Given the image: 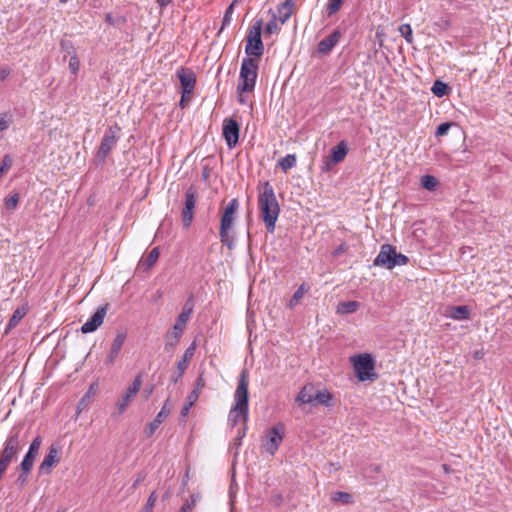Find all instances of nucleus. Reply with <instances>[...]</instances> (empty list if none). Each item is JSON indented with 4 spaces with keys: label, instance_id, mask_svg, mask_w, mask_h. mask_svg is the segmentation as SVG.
I'll return each mask as SVG.
<instances>
[{
    "label": "nucleus",
    "instance_id": "nucleus-1",
    "mask_svg": "<svg viewBox=\"0 0 512 512\" xmlns=\"http://www.w3.org/2000/svg\"><path fill=\"white\" fill-rule=\"evenodd\" d=\"M258 207L267 231L273 233L280 214V206L274 189L268 181L263 184L262 191L258 195Z\"/></svg>",
    "mask_w": 512,
    "mask_h": 512
},
{
    "label": "nucleus",
    "instance_id": "nucleus-2",
    "mask_svg": "<svg viewBox=\"0 0 512 512\" xmlns=\"http://www.w3.org/2000/svg\"><path fill=\"white\" fill-rule=\"evenodd\" d=\"M248 385V372L246 369H243L240 373L234 394L235 404L229 414V420L232 421L234 425L237 423L238 418H243L244 421L247 420L249 410Z\"/></svg>",
    "mask_w": 512,
    "mask_h": 512
},
{
    "label": "nucleus",
    "instance_id": "nucleus-3",
    "mask_svg": "<svg viewBox=\"0 0 512 512\" xmlns=\"http://www.w3.org/2000/svg\"><path fill=\"white\" fill-rule=\"evenodd\" d=\"M194 302L193 295H191L188 300L185 302L182 312L179 314L174 326L173 330L166 335V343L165 349L173 348L179 341L187 322L190 319L191 314L193 313Z\"/></svg>",
    "mask_w": 512,
    "mask_h": 512
},
{
    "label": "nucleus",
    "instance_id": "nucleus-4",
    "mask_svg": "<svg viewBox=\"0 0 512 512\" xmlns=\"http://www.w3.org/2000/svg\"><path fill=\"white\" fill-rule=\"evenodd\" d=\"M258 62L252 57H246L242 60L239 83L237 86V92L239 94L245 92H251L254 90L256 79H257Z\"/></svg>",
    "mask_w": 512,
    "mask_h": 512
},
{
    "label": "nucleus",
    "instance_id": "nucleus-5",
    "mask_svg": "<svg viewBox=\"0 0 512 512\" xmlns=\"http://www.w3.org/2000/svg\"><path fill=\"white\" fill-rule=\"evenodd\" d=\"M355 373L359 381H373L378 375L375 373V360L371 354L364 353L351 357Z\"/></svg>",
    "mask_w": 512,
    "mask_h": 512
},
{
    "label": "nucleus",
    "instance_id": "nucleus-6",
    "mask_svg": "<svg viewBox=\"0 0 512 512\" xmlns=\"http://www.w3.org/2000/svg\"><path fill=\"white\" fill-rule=\"evenodd\" d=\"M263 20L258 19L256 22L249 28L247 34V42L245 46V52L248 55L247 57L255 56L261 57L264 53V45L261 38L262 33Z\"/></svg>",
    "mask_w": 512,
    "mask_h": 512
},
{
    "label": "nucleus",
    "instance_id": "nucleus-7",
    "mask_svg": "<svg viewBox=\"0 0 512 512\" xmlns=\"http://www.w3.org/2000/svg\"><path fill=\"white\" fill-rule=\"evenodd\" d=\"M20 434V429L13 428L7 436L3 444V448L0 450V460L8 463L9 465L14 459H16L22 449Z\"/></svg>",
    "mask_w": 512,
    "mask_h": 512
},
{
    "label": "nucleus",
    "instance_id": "nucleus-8",
    "mask_svg": "<svg viewBox=\"0 0 512 512\" xmlns=\"http://www.w3.org/2000/svg\"><path fill=\"white\" fill-rule=\"evenodd\" d=\"M120 131H121V128L117 123L109 126L107 132L105 133L104 137L101 140L100 146L96 153V158L99 161L105 162L106 158L108 157L110 152L113 150V148L116 146V144L120 138V136H119Z\"/></svg>",
    "mask_w": 512,
    "mask_h": 512
},
{
    "label": "nucleus",
    "instance_id": "nucleus-9",
    "mask_svg": "<svg viewBox=\"0 0 512 512\" xmlns=\"http://www.w3.org/2000/svg\"><path fill=\"white\" fill-rule=\"evenodd\" d=\"M197 198V190L191 185L185 192V202L181 213L184 228H189L193 221Z\"/></svg>",
    "mask_w": 512,
    "mask_h": 512
},
{
    "label": "nucleus",
    "instance_id": "nucleus-10",
    "mask_svg": "<svg viewBox=\"0 0 512 512\" xmlns=\"http://www.w3.org/2000/svg\"><path fill=\"white\" fill-rule=\"evenodd\" d=\"M348 146L344 140L340 141L330 150V155L323 159L322 172H329L334 165L342 162L348 154Z\"/></svg>",
    "mask_w": 512,
    "mask_h": 512
},
{
    "label": "nucleus",
    "instance_id": "nucleus-11",
    "mask_svg": "<svg viewBox=\"0 0 512 512\" xmlns=\"http://www.w3.org/2000/svg\"><path fill=\"white\" fill-rule=\"evenodd\" d=\"M235 219L221 216L219 237L221 243L229 250L235 247V233L233 231Z\"/></svg>",
    "mask_w": 512,
    "mask_h": 512
},
{
    "label": "nucleus",
    "instance_id": "nucleus-12",
    "mask_svg": "<svg viewBox=\"0 0 512 512\" xmlns=\"http://www.w3.org/2000/svg\"><path fill=\"white\" fill-rule=\"evenodd\" d=\"M142 386V375L139 374L135 377L132 384L126 389L125 393L116 403L118 414L124 413L132 399L136 396Z\"/></svg>",
    "mask_w": 512,
    "mask_h": 512
},
{
    "label": "nucleus",
    "instance_id": "nucleus-13",
    "mask_svg": "<svg viewBox=\"0 0 512 512\" xmlns=\"http://www.w3.org/2000/svg\"><path fill=\"white\" fill-rule=\"evenodd\" d=\"M240 126L239 123L233 119L228 118L223 123V137L229 148H233L239 141Z\"/></svg>",
    "mask_w": 512,
    "mask_h": 512
},
{
    "label": "nucleus",
    "instance_id": "nucleus-14",
    "mask_svg": "<svg viewBox=\"0 0 512 512\" xmlns=\"http://www.w3.org/2000/svg\"><path fill=\"white\" fill-rule=\"evenodd\" d=\"M396 247L390 244H383L380 252L373 261L374 266L383 267L388 270L393 269V259Z\"/></svg>",
    "mask_w": 512,
    "mask_h": 512
},
{
    "label": "nucleus",
    "instance_id": "nucleus-15",
    "mask_svg": "<svg viewBox=\"0 0 512 512\" xmlns=\"http://www.w3.org/2000/svg\"><path fill=\"white\" fill-rule=\"evenodd\" d=\"M108 309V303L97 308L96 312L86 321L82 327L81 332L84 334L96 331L103 323Z\"/></svg>",
    "mask_w": 512,
    "mask_h": 512
},
{
    "label": "nucleus",
    "instance_id": "nucleus-16",
    "mask_svg": "<svg viewBox=\"0 0 512 512\" xmlns=\"http://www.w3.org/2000/svg\"><path fill=\"white\" fill-rule=\"evenodd\" d=\"M284 437V426L283 424H277L273 426L267 433L266 450L271 455L278 450Z\"/></svg>",
    "mask_w": 512,
    "mask_h": 512
},
{
    "label": "nucleus",
    "instance_id": "nucleus-17",
    "mask_svg": "<svg viewBox=\"0 0 512 512\" xmlns=\"http://www.w3.org/2000/svg\"><path fill=\"white\" fill-rule=\"evenodd\" d=\"M176 75L180 81L181 90L184 94H192L196 85V75L189 69L181 67L177 70Z\"/></svg>",
    "mask_w": 512,
    "mask_h": 512
},
{
    "label": "nucleus",
    "instance_id": "nucleus-18",
    "mask_svg": "<svg viewBox=\"0 0 512 512\" xmlns=\"http://www.w3.org/2000/svg\"><path fill=\"white\" fill-rule=\"evenodd\" d=\"M196 350V344L193 342L184 352L182 359L177 363V373H175L171 380L173 383H177L178 380L183 376L188 368L190 360L193 358Z\"/></svg>",
    "mask_w": 512,
    "mask_h": 512
},
{
    "label": "nucleus",
    "instance_id": "nucleus-19",
    "mask_svg": "<svg viewBox=\"0 0 512 512\" xmlns=\"http://www.w3.org/2000/svg\"><path fill=\"white\" fill-rule=\"evenodd\" d=\"M340 38L341 32L339 30H334L329 36L325 37L318 43L317 53L323 56L330 54L339 42Z\"/></svg>",
    "mask_w": 512,
    "mask_h": 512
},
{
    "label": "nucleus",
    "instance_id": "nucleus-20",
    "mask_svg": "<svg viewBox=\"0 0 512 512\" xmlns=\"http://www.w3.org/2000/svg\"><path fill=\"white\" fill-rule=\"evenodd\" d=\"M59 452V448L56 445L52 444L49 447L47 455L44 457L42 463L39 466L41 473L49 474L51 472V468L60 460Z\"/></svg>",
    "mask_w": 512,
    "mask_h": 512
},
{
    "label": "nucleus",
    "instance_id": "nucleus-21",
    "mask_svg": "<svg viewBox=\"0 0 512 512\" xmlns=\"http://www.w3.org/2000/svg\"><path fill=\"white\" fill-rule=\"evenodd\" d=\"M126 339V334L124 332H119L116 337L114 338L109 354L105 360L106 365H112L115 361V359L118 357L123 344Z\"/></svg>",
    "mask_w": 512,
    "mask_h": 512
},
{
    "label": "nucleus",
    "instance_id": "nucleus-22",
    "mask_svg": "<svg viewBox=\"0 0 512 512\" xmlns=\"http://www.w3.org/2000/svg\"><path fill=\"white\" fill-rule=\"evenodd\" d=\"M168 400L163 405L160 412L156 415V417L151 421L147 427L145 428V434L147 437H151L155 431L158 429L160 424L164 421V419L169 415L170 408L167 407Z\"/></svg>",
    "mask_w": 512,
    "mask_h": 512
},
{
    "label": "nucleus",
    "instance_id": "nucleus-23",
    "mask_svg": "<svg viewBox=\"0 0 512 512\" xmlns=\"http://www.w3.org/2000/svg\"><path fill=\"white\" fill-rule=\"evenodd\" d=\"M314 393L315 389L313 384L308 383L302 387V389L299 391L295 398V402L298 405L302 404H314Z\"/></svg>",
    "mask_w": 512,
    "mask_h": 512
},
{
    "label": "nucleus",
    "instance_id": "nucleus-24",
    "mask_svg": "<svg viewBox=\"0 0 512 512\" xmlns=\"http://www.w3.org/2000/svg\"><path fill=\"white\" fill-rule=\"evenodd\" d=\"M27 310L25 307H18L12 314L11 318L9 319V322L5 328L4 334L7 335L9 332L15 328L19 322L23 319V317L26 315Z\"/></svg>",
    "mask_w": 512,
    "mask_h": 512
},
{
    "label": "nucleus",
    "instance_id": "nucleus-25",
    "mask_svg": "<svg viewBox=\"0 0 512 512\" xmlns=\"http://www.w3.org/2000/svg\"><path fill=\"white\" fill-rule=\"evenodd\" d=\"M449 316L454 320H466L470 317V309L468 306H451L449 307Z\"/></svg>",
    "mask_w": 512,
    "mask_h": 512
},
{
    "label": "nucleus",
    "instance_id": "nucleus-26",
    "mask_svg": "<svg viewBox=\"0 0 512 512\" xmlns=\"http://www.w3.org/2000/svg\"><path fill=\"white\" fill-rule=\"evenodd\" d=\"M160 251L158 247L153 248L146 257L140 260V266L144 270H149L158 260Z\"/></svg>",
    "mask_w": 512,
    "mask_h": 512
},
{
    "label": "nucleus",
    "instance_id": "nucleus-27",
    "mask_svg": "<svg viewBox=\"0 0 512 512\" xmlns=\"http://www.w3.org/2000/svg\"><path fill=\"white\" fill-rule=\"evenodd\" d=\"M314 404L313 405H317V404H320V405H324V406H331V402H332V394L324 389V390H317L315 391L314 393Z\"/></svg>",
    "mask_w": 512,
    "mask_h": 512
},
{
    "label": "nucleus",
    "instance_id": "nucleus-28",
    "mask_svg": "<svg viewBox=\"0 0 512 512\" xmlns=\"http://www.w3.org/2000/svg\"><path fill=\"white\" fill-rule=\"evenodd\" d=\"M360 303L357 301H344L340 302L337 306V313L339 314H351L358 310Z\"/></svg>",
    "mask_w": 512,
    "mask_h": 512
},
{
    "label": "nucleus",
    "instance_id": "nucleus-29",
    "mask_svg": "<svg viewBox=\"0 0 512 512\" xmlns=\"http://www.w3.org/2000/svg\"><path fill=\"white\" fill-rule=\"evenodd\" d=\"M449 90V86L441 80H436L431 88L432 93L437 97L448 95Z\"/></svg>",
    "mask_w": 512,
    "mask_h": 512
},
{
    "label": "nucleus",
    "instance_id": "nucleus-30",
    "mask_svg": "<svg viewBox=\"0 0 512 512\" xmlns=\"http://www.w3.org/2000/svg\"><path fill=\"white\" fill-rule=\"evenodd\" d=\"M239 208V201L236 198L230 200L228 205L225 207L221 216L236 219V214Z\"/></svg>",
    "mask_w": 512,
    "mask_h": 512
},
{
    "label": "nucleus",
    "instance_id": "nucleus-31",
    "mask_svg": "<svg viewBox=\"0 0 512 512\" xmlns=\"http://www.w3.org/2000/svg\"><path fill=\"white\" fill-rule=\"evenodd\" d=\"M293 7L294 6L285 5V1L278 7L279 21L281 22V24H285L287 20L291 17V15L293 14Z\"/></svg>",
    "mask_w": 512,
    "mask_h": 512
},
{
    "label": "nucleus",
    "instance_id": "nucleus-32",
    "mask_svg": "<svg viewBox=\"0 0 512 512\" xmlns=\"http://www.w3.org/2000/svg\"><path fill=\"white\" fill-rule=\"evenodd\" d=\"M296 162V155L288 154L279 161V166L284 172H287L296 165Z\"/></svg>",
    "mask_w": 512,
    "mask_h": 512
},
{
    "label": "nucleus",
    "instance_id": "nucleus-33",
    "mask_svg": "<svg viewBox=\"0 0 512 512\" xmlns=\"http://www.w3.org/2000/svg\"><path fill=\"white\" fill-rule=\"evenodd\" d=\"M421 185L428 191H434L438 185V180L432 175H424L421 177Z\"/></svg>",
    "mask_w": 512,
    "mask_h": 512
},
{
    "label": "nucleus",
    "instance_id": "nucleus-34",
    "mask_svg": "<svg viewBox=\"0 0 512 512\" xmlns=\"http://www.w3.org/2000/svg\"><path fill=\"white\" fill-rule=\"evenodd\" d=\"M308 288L305 287V284H301L298 289L294 292L292 298L289 301V307L293 308L298 302L303 298L304 294L307 292Z\"/></svg>",
    "mask_w": 512,
    "mask_h": 512
},
{
    "label": "nucleus",
    "instance_id": "nucleus-35",
    "mask_svg": "<svg viewBox=\"0 0 512 512\" xmlns=\"http://www.w3.org/2000/svg\"><path fill=\"white\" fill-rule=\"evenodd\" d=\"M238 0H233L232 3L227 7L223 20H222V26L220 31H222L226 26H228L232 21V14L234 12L235 5Z\"/></svg>",
    "mask_w": 512,
    "mask_h": 512
},
{
    "label": "nucleus",
    "instance_id": "nucleus-36",
    "mask_svg": "<svg viewBox=\"0 0 512 512\" xmlns=\"http://www.w3.org/2000/svg\"><path fill=\"white\" fill-rule=\"evenodd\" d=\"M199 396L196 394V392H191L187 397V403L182 407L181 409V416L186 417L191 409V407L194 405V403L198 400Z\"/></svg>",
    "mask_w": 512,
    "mask_h": 512
},
{
    "label": "nucleus",
    "instance_id": "nucleus-37",
    "mask_svg": "<svg viewBox=\"0 0 512 512\" xmlns=\"http://www.w3.org/2000/svg\"><path fill=\"white\" fill-rule=\"evenodd\" d=\"M35 459H36L35 456H33L29 453H26L22 462L20 463L18 469L25 470V472H31Z\"/></svg>",
    "mask_w": 512,
    "mask_h": 512
},
{
    "label": "nucleus",
    "instance_id": "nucleus-38",
    "mask_svg": "<svg viewBox=\"0 0 512 512\" xmlns=\"http://www.w3.org/2000/svg\"><path fill=\"white\" fill-rule=\"evenodd\" d=\"M343 4V0H329L326 6V12L328 16H332L337 13Z\"/></svg>",
    "mask_w": 512,
    "mask_h": 512
},
{
    "label": "nucleus",
    "instance_id": "nucleus-39",
    "mask_svg": "<svg viewBox=\"0 0 512 512\" xmlns=\"http://www.w3.org/2000/svg\"><path fill=\"white\" fill-rule=\"evenodd\" d=\"M399 32L401 36L404 37L407 43L411 44L413 42V32L409 24H402L399 27Z\"/></svg>",
    "mask_w": 512,
    "mask_h": 512
},
{
    "label": "nucleus",
    "instance_id": "nucleus-40",
    "mask_svg": "<svg viewBox=\"0 0 512 512\" xmlns=\"http://www.w3.org/2000/svg\"><path fill=\"white\" fill-rule=\"evenodd\" d=\"M279 30V26L277 23V16L275 13H272L271 20L267 23L264 32L267 35L273 34Z\"/></svg>",
    "mask_w": 512,
    "mask_h": 512
},
{
    "label": "nucleus",
    "instance_id": "nucleus-41",
    "mask_svg": "<svg viewBox=\"0 0 512 512\" xmlns=\"http://www.w3.org/2000/svg\"><path fill=\"white\" fill-rule=\"evenodd\" d=\"M41 443H42V438L41 436H37L33 439V441L31 442L30 446H29V449L27 451V453L37 457L38 453H39V449H40V446H41Z\"/></svg>",
    "mask_w": 512,
    "mask_h": 512
},
{
    "label": "nucleus",
    "instance_id": "nucleus-42",
    "mask_svg": "<svg viewBox=\"0 0 512 512\" xmlns=\"http://www.w3.org/2000/svg\"><path fill=\"white\" fill-rule=\"evenodd\" d=\"M456 124L454 122H444V123H441L437 129H436V132H435V136L436 137H442V136H445L449 129L452 127V126H455Z\"/></svg>",
    "mask_w": 512,
    "mask_h": 512
},
{
    "label": "nucleus",
    "instance_id": "nucleus-43",
    "mask_svg": "<svg viewBox=\"0 0 512 512\" xmlns=\"http://www.w3.org/2000/svg\"><path fill=\"white\" fill-rule=\"evenodd\" d=\"M12 123V116L9 113L0 114V132L9 128Z\"/></svg>",
    "mask_w": 512,
    "mask_h": 512
},
{
    "label": "nucleus",
    "instance_id": "nucleus-44",
    "mask_svg": "<svg viewBox=\"0 0 512 512\" xmlns=\"http://www.w3.org/2000/svg\"><path fill=\"white\" fill-rule=\"evenodd\" d=\"M18 202H19V194L15 193L5 199V207L8 210H14L17 207Z\"/></svg>",
    "mask_w": 512,
    "mask_h": 512
},
{
    "label": "nucleus",
    "instance_id": "nucleus-45",
    "mask_svg": "<svg viewBox=\"0 0 512 512\" xmlns=\"http://www.w3.org/2000/svg\"><path fill=\"white\" fill-rule=\"evenodd\" d=\"M205 385L206 381L204 378V372H201L195 381V388L192 390V392H196V394L199 396Z\"/></svg>",
    "mask_w": 512,
    "mask_h": 512
},
{
    "label": "nucleus",
    "instance_id": "nucleus-46",
    "mask_svg": "<svg viewBox=\"0 0 512 512\" xmlns=\"http://www.w3.org/2000/svg\"><path fill=\"white\" fill-rule=\"evenodd\" d=\"M409 262V259L406 255L402 253H397L395 250V255L393 259V268L396 266L406 265Z\"/></svg>",
    "mask_w": 512,
    "mask_h": 512
},
{
    "label": "nucleus",
    "instance_id": "nucleus-47",
    "mask_svg": "<svg viewBox=\"0 0 512 512\" xmlns=\"http://www.w3.org/2000/svg\"><path fill=\"white\" fill-rule=\"evenodd\" d=\"M80 61L76 54L71 55L69 60V69L72 74L76 75L79 71Z\"/></svg>",
    "mask_w": 512,
    "mask_h": 512
},
{
    "label": "nucleus",
    "instance_id": "nucleus-48",
    "mask_svg": "<svg viewBox=\"0 0 512 512\" xmlns=\"http://www.w3.org/2000/svg\"><path fill=\"white\" fill-rule=\"evenodd\" d=\"M334 501H341L344 504L352 503V496L347 492H337L333 497Z\"/></svg>",
    "mask_w": 512,
    "mask_h": 512
},
{
    "label": "nucleus",
    "instance_id": "nucleus-49",
    "mask_svg": "<svg viewBox=\"0 0 512 512\" xmlns=\"http://www.w3.org/2000/svg\"><path fill=\"white\" fill-rule=\"evenodd\" d=\"M156 500H157L156 492H152L150 494V496L148 497V500H147L146 505L144 506L142 512H152V510L155 506Z\"/></svg>",
    "mask_w": 512,
    "mask_h": 512
},
{
    "label": "nucleus",
    "instance_id": "nucleus-50",
    "mask_svg": "<svg viewBox=\"0 0 512 512\" xmlns=\"http://www.w3.org/2000/svg\"><path fill=\"white\" fill-rule=\"evenodd\" d=\"M12 165V159L9 155H5L2 159L1 166H0V178L3 176L5 172L9 170V168Z\"/></svg>",
    "mask_w": 512,
    "mask_h": 512
},
{
    "label": "nucleus",
    "instance_id": "nucleus-51",
    "mask_svg": "<svg viewBox=\"0 0 512 512\" xmlns=\"http://www.w3.org/2000/svg\"><path fill=\"white\" fill-rule=\"evenodd\" d=\"M29 474H30V472H25V470H20V474L16 480V483L18 485H20L21 487H23L28 481Z\"/></svg>",
    "mask_w": 512,
    "mask_h": 512
},
{
    "label": "nucleus",
    "instance_id": "nucleus-52",
    "mask_svg": "<svg viewBox=\"0 0 512 512\" xmlns=\"http://www.w3.org/2000/svg\"><path fill=\"white\" fill-rule=\"evenodd\" d=\"M195 503H196V499L193 496H191V501L190 502L186 501V503H184L182 505V507L180 508V510L178 512H191Z\"/></svg>",
    "mask_w": 512,
    "mask_h": 512
},
{
    "label": "nucleus",
    "instance_id": "nucleus-53",
    "mask_svg": "<svg viewBox=\"0 0 512 512\" xmlns=\"http://www.w3.org/2000/svg\"><path fill=\"white\" fill-rule=\"evenodd\" d=\"M61 48L63 50H65L69 55H73V54H76L75 53V50H74V47L72 45V43L70 41H61Z\"/></svg>",
    "mask_w": 512,
    "mask_h": 512
},
{
    "label": "nucleus",
    "instance_id": "nucleus-54",
    "mask_svg": "<svg viewBox=\"0 0 512 512\" xmlns=\"http://www.w3.org/2000/svg\"><path fill=\"white\" fill-rule=\"evenodd\" d=\"M154 388L155 386L154 385H151L149 387H146L144 390H143V395L144 397L147 399L151 396V394L153 393L154 391Z\"/></svg>",
    "mask_w": 512,
    "mask_h": 512
},
{
    "label": "nucleus",
    "instance_id": "nucleus-55",
    "mask_svg": "<svg viewBox=\"0 0 512 512\" xmlns=\"http://www.w3.org/2000/svg\"><path fill=\"white\" fill-rule=\"evenodd\" d=\"M10 74V70L8 68H2L0 70V79L4 81Z\"/></svg>",
    "mask_w": 512,
    "mask_h": 512
},
{
    "label": "nucleus",
    "instance_id": "nucleus-56",
    "mask_svg": "<svg viewBox=\"0 0 512 512\" xmlns=\"http://www.w3.org/2000/svg\"><path fill=\"white\" fill-rule=\"evenodd\" d=\"M172 0H156V2L159 4V6L161 7H165L167 6L168 4L171 3Z\"/></svg>",
    "mask_w": 512,
    "mask_h": 512
},
{
    "label": "nucleus",
    "instance_id": "nucleus-57",
    "mask_svg": "<svg viewBox=\"0 0 512 512\" xmlns=\"http://www.w3.org/2000/svg\"><path fill=\"white\" fill-rule=\"evenodd\" d=\"M186 95H187V94H184V92L182 91V97H181V100H180V105H181L182 107H184V105H185Z\"/></svg>",
    "mask_w": 512,
    "mask_h": 512
},
{
    "label": "nucleus",
    "instance_id": "nucleus-58",
    "mask_svg": "<svg viewBox=\"0 0 512 512\" xmlns=\"http://www.w3.org/2000/svg\"><path fill=\"white\" fill-rule=\"evenodd\" d=\"M141 481H142V479H141L140 477H139V478H137V479L134 481V483H133V485H132V488H133V489H135V488L140 484V482H141Z\"/></svg>",
    "mask_w": 512,
    "mask_h": 512
},
{
    "label": "nucleus",
    "instance_id": "nucleus-59",
    "mask_svg": "<svg viewBox=\"0 0 512 512\" xmlns=\"http://www.w3.org/2000/svg\"><path fill=\"white\" fill-rule=\"evenodd\" d=\"M343 251H344V248H343V246L341 245V246H339V247L335 250L334 254H335V255H338V254H340V253H341V252H343Z\"/></svg>",
    "mask_w": 512,
    "mask_h": 512
},
{
    "label": "nucleus",
    "instance_id": "nucleus-60",
    "mask_svg": "<svg viewBox=\"0 0 512 512\" xmlns=\"http://www.w3.org/2000/svg\"><path fill=\"white\" fill-rule=\"evenodd\" d=\"M295 0H285V5L287 6H294Z\"/></svg>",
    "mask_w": 512,
    "mask_h": 512
},
{
    "label": "nucleus",
    "instance_id": "nucleus-61",
    "mask_svg": "<svg viewBox=\"0 0 512 512\" xmlns=\"http://www.w3.org/2000/svg\"><path fill=\"white\" fill-rule=\"evenodd\" d=\"M443 469H444L446 472H448V471H449V466H448L447 464H444V465H443Z\"/></svg>",
    "mask_w": 512,
    "mask_h": 512
},
{
    "label": "nucleus",
    "instance_id": "nucleus-62",
    "mask_svg": "<svg viewBox=\"0 0 512 512\" xmlns=\"http://www.w3.org/2000/svg\"><path fill=\"white\" fill-rule=\"evenodd\" d=\"M106 20L110 22L111 21V16L107 15Z\"/></svg>",
    "mask_w": 512,
    "mask_h": 512
},
{
    "label": "nucleus",
    "instance_id": "nucleus-63",
    "mask_svg": "<svg viewBox=\"0 0 512 512\" xmlns=\"http://www.w3.org/2000/svg\"><path fill=\"white\" fill-rule=\"evenodd\" d=\"M60 2H61V3H66V2H67V0H60Z\"/></svg>",
    "mask_w": 512,
    "mask_h": 512
},
{
    "label": "nucleus",
    "instance_id": "nucleus-64",
    "mask_svg": "<svg viewBox=\"0 0 512 512\" xmlns=\"http://www.w3.org/2000/svg\"><path fill=\"white\" fill-rule=\"evenodd\" d=\"M56 512H65V511H64V510H60V509H58Z\"/></svg>",
    "mask_w": 512,
    "mask_h": 512
}]
</instances>
